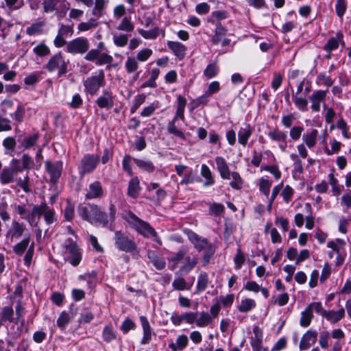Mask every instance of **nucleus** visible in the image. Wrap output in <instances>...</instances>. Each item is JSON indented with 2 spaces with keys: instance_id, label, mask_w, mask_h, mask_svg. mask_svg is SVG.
<instances>
[{
  "instance_id": "f257e3e1",
  "label": "nucleus",
  "mask_w": 351,
  "mask_h": 351,
  "mask_svg": "<svg viewBox=\"0 0 351 351\" xmlns=\"http://www.w3.org/2000/svg\"><path fill=\"white\" fill-rule=\"evenodd\" d=\"M110 216L103 212L97 205L88 204L78 208V213L81 217L92 224H98L103 227L108 222H113L115 219L116 208L113 204L110 206Z\"/></svg>"
},
{
  "instance_id": "f03ea898",
  "label": "nucleus",
  "mask_w": 351,
  "mask_h": 351,
  "mask_svg": "<svg viewBox=\"0 0 351 351\" xmlns=\"http://www.w3.org/2000/svg\"><path fill=\"white\" fill-rule=\"evenodd\" d=\"M125 219L130 226L138 234L145 238L152 237L154 241L159 245H162L161 240L158 237L157 232L147 222L141 219L132 212L128 213Z\"/></svg>"
},
{
  "instance_id": "7ed1b4c3",
  "label": "nucleus",
  "mask_w": 351,
  "mask_h": 351,
  "mask_svg": "<svg viewBox=\"0 0 351 351\" xmlns=\"http://www.w3.org/2000/svg\"><path fill=\"white\" fill-rule=\"evenodd\" d=\"M177 100L178 106L176 112L173 119L168 123L167 130L169 133L173 134L182 139H185L184 134L178 128L176 125V121L178 119H180L182 121L184 120V112L186 105V100L182 95H178Z\"/></svg>"
},
{
  "instance_id": "20e7f679",
  "label": "nucleus",
  "mask_w": 351,
  "mask_h": 351,
  "mask_svg": "<svg viewBox=\"0 0 351 351\" xmlns=\"http://www.w3.org/2000/svg\"><path fill=\"white\" fill-rule=\"evenodd\" d=\"M30 240L29 234L12 247L14 253L18 256H22L27 250L24 256V263L27 266H29L32 263L35 249L34 242L30 243Z\"/></svg>"
},
{
  "instance_id": "39448f33",
  "label": "nucleus",
  "mask_w": 351,
  "mask_h": 351,
  "mask_svg": "<svg viewBox=\"0 0 351 351\" xmlns=\"http://www.w3.org/2000/svg\"><path fill=\"white\" fill-rule=\"evenodd\" d=\"M43 12L45 14L55 12L60 17H64L70 9L67 0H43Z\"/></svg>"
},
{
  "instance_id": "423d86ee",
  "label": "nucleus",
  "mask_w": 351,
  "mask_h": 351,
  "mask_svg": "<svg viewBox=\"0 0 351 351\" xmlns=\"http://www.w3.org/2000/svg\"><path fill=\"white\" fill-rule=\"evenodd\" d=\"M114 240L116 248L120 251L133 253L138 250L135 241L121 230L115 231Z\"/></svg>"
},
{
  "instance_id": "0eeeda50",
  "label": "nucleus",
  "mask_w": 351,
  "mask_h": 351,
  "mask_svg": "<svg viewBox=\"0 0 351 351\" xmlns=\"http://www.w3.org/2000/svg\"><path fill=\"white\" fill-rule=\"evenodd\" d=\"M67 66L68 62L65 61L63 54L58 52L50 58L45 68L50 73L57 71L60 77L66 74Z\"/></svg>"
},
{
  "instance_id": "6e6552de",
  "label": "nucleus",
  "mask_w": 351,
  "mask_h": 351,
  "mask_svg": "<svg viewBox=\"0 0 351 351\" xmlns=\"http://www.w3.org/2000/svg\"><path fill=\"white\" fill-rule=\"evenodd\" d=\"M85 90L91 95L97 94L99 88L105 84V75L103 70H99L97 75L90 76L84 81Z\"/></svg>"
},
{
  "instance_id": "1a4fd4ad",
  "label": "nucleus",
  "mask_w": 351,
  "mask_h": 351,
  "mask_svg": "<svg viewBox=\"0 0 351 351\" xmlns=\"http://www.w3.org/2000/svg\"><path fill=\"white\" fill-rule=\"evenodd\" d=\"M90 48V43L85 37H77L66 44V52L71 54H84Z\"/></svg>"
},
{
  "instance_id": "9d476101",
  "label": "nucleus",
  "mask_w": 351,
  "mask_h": 351,
  "mask_svg": "<svg viewBox=\"0 0 351 351\" xmlns=\"http://www.w3.org/2000/svg\"><path fill=\"white\" fill-rule=\"evenodd\" d=\"M64 247L69 254L66 261L73 266H77L82 260V254L76 242L72 239H67L64 243Z\"/></svg>"
},
{
  "instance_id": "9b49d317",
  "label": "nucleus",
  "mask_w": 351,
  "mask_h": 351,
  "mask_svg": "<svg viewBox=\"0 0 351 351\" xmlns=\"http://www.w3.org/2000/svg\"><path fill=\"white\" fill-rule=\"evenodd\" d=\"M270 140L278 144L279 149L285 152L287 148V134L285 131L275 128L269 131L267 134Z\"/></svg>"
},
{
  "instance_id": "f8f14e48",
  "label": "nucleus",
  "mask_w": 351,
  "mask_h": 351,
  "mask_svg": "<svg viewBox=\"0 0 351 351\" xmlns=\"http://www.w3.org/2000/svg\"><path fill=\"white\" fill-rule=\"evenodd\" d=\"M25 230L26 226L23 223L13 220L10 228L6 232V237L10 239L11 242L15 241L23 235Z\"/></svg>"
},
{
  "instance_id": "ddd939ff",
  "label": "nucleus",
  "mask_w": 351,
  "mask_h": 351,
  "mask_svg": "<svg viewBox=\"0 0 351 351\" xmlns=\"http://www.w3.org/2000/svg\"><path fill=\"white\" fill-rule=\"evenodd\" d=\"M99 160L97 156L90 154L84 156L81 161L80 173L83 176L93 171L98 164Z\"/></svg>"
},
{
  "instance_id": "4468645a",
  "label": "nucleus",
  "mask_w": 351,
  "mask_h": 351,
  "mask_svg": "<svg viewBox=\"0 0 351 351\" xmlns=\"http://www.w3.org/2000/svg\"><path fill=\"white\" fill-rule=\"evenodd\" d=\"M190 240L193 243L195 249L199 251H207L210 253H215V248L213 245L209 243L206 239L199 237L197 234L193 233L190 236Z\"/></svg>"
},
{
  "instance_id": "2eb2a0df",
  "label": "nucleus",
  "mask_w": 351,
  "mask_h": 351,
  "mask_svg": "<svg viewBox=\"0 0 351 351\" xmlns=\"http://www.w3.org/2000/svg\"><path fill=\"white\" fill-rule=\"evenodd\" d=\"M47 209V204L43 202L40 205H34L28 216L24 217L31 226H36L40 221L41 216Z\"/></svg>"
},
{
  "instance_id": "dca6fc26",
  "label": "nucleus",
  "mask_w": 351,
  "mask_h": 351,
  "mask_svg": "<svg viewBox=\"0 0 351 351\" xmlns=\"http://www.w3.org/2000/svg\"><path fill=\"white\" fill-rule=\"evenodd\" d=\"M63 163L61 160L51 162L47 160L45 162V168L50 175V180L53 182H57L60 178L62 171Z\"/></svg>"
},
{
  "instance_id": "f3484780",
  "label": "nucleus",
  "mask_w": 351,
  "mask_h": 351,
  "mask_svg": "<svg viewBox=\"0 0 351 351\" xmlns=\"http://www.w3.org/2000/svg\"><path fill=\"white\" fill-rule=\"evenodd\" d=\"M114 97L110 90L105 89L97 99L96 104L101 108L111 109L114 106Z\"/></svg>"
},
{
  "instance_id": "a211bd4d",
  "label": "nucleus",
  "mask_w": 351,
  "mask_h": 351,
  "mask_svg": "<svg viewBox=\"0 0 351 351\" xmlns=\"http://www.w3.org/2000/svg\"><path fill=\"white\" fill-rule=\"evenodd\" d=\"M77 313V308L73 305L70 306L69 312L62 311L57 319V326L64 329L66 326L73 319Z\"/></svg>"
},
{
  "instance_id": "6ab92c4d",
  "label": "nucleus",
  "mask_w": 351,
  "mask_h": 351,
  "mask_svg": "<svg viewBox=\"0 0 351 351\" xmlns=\"http://www.w3.org/2000/svg\"><path fill=\"white\" fill-rule=\"evenodd\" d=\"M326 94L327 90H319L313 92L309 96V100L311 102V108L313 112L320 110L321 103L325 100Z\"/></svg>"
},
{
  "instance_id": "aec40b11",
  "label": "nucleus",
  "mask_w": 351,
  "mask_h": 351,
  "mask_svg": "<svg viewBox=\"0 0 351 351\" xmlns=\"http://www.w3.org/2000/svg\"><path fill=\"white\" fill-rule=\"evenodd\" d=\"M317 332L315 330H308L302 337L299 348L300 350H304L309 348L317 341Z\"/></svg>"
},
{
  "instance_id": "412c9836",
  "label": "nucleus",
  "mask_w": 351,
  "mask_h": 351,
  "mask_svg": "<svg viewBox=\"0 0 351 351\" xmlns=\"http://www.w3.org/2000/svg\"><path fill=\"white\" fill-rule=\"evenodd\" d=\"M21 171L20 167H5L0 173V182L5 185L14 182L16 172Z\"/></svg>"
},
{
  "instance_id": "4be33fe9",
  "label": "nucleus",
  "mask_w": 351,
  "mask_h": 351,
  "mask_svg": "<svg viewBox=\"0 0 351 351\" xmlns=\"http://www.w3.org/2000/svg\"><path fill=\"white\" fill-rule=\"evenodd\" d=\"M253 131V128L249 123H244L243 125L239 128L238 132L239 143L245 147L249 138L251 137Z\"/></svg>"
},
{
  "instance_id": "5701e85b",
  "label": "nucleus",
  "mask_w": 351,
  "mask_h": 351,
  "mask_svg": "<svg viewBox=\"0 0 351 351\" xmlns=\"http://www.w3.org/2000/svg\"><path fill=\"white\" fill-rule=\"evenodd\" d=\"M167 45L179 60L184 58L186 53V47L184 45L180 42L167 41Z\"/></svg>"
},
{
  "instance_id": "b1692460",
  "label": "nucleus",
  "mask_w": 351,
  "mask_h": 351,
  "mask_svg": "<svg viewBox=\"0 0 351 351\" xmlns=\"http://www.w3.org/2000/svg\"><path fill=\"white\" fill-rule=\"evenodd\" d=\"M346 311L343 307H341L337 311L328 310L324 318L332 324L339 322L345 317Z\"/></svg>"
},
{
  "instance_id": "393cba45",
  "label": "nucleus",
  "mask_w": 351,
  "mask_h": 351,
  "mask_svg": "<svg viewBox=\"0 0 351 351\" xmlns=\"http://www.w3.org/2000/svg\"><path fill=\"white\" fill-rule=\"evenodd\" d=\"M215 160L217 169L219 171L221 178L224 180H229L230 178V171L226 160L221 156H217Z\"/></svg>"
},
{
  "instance_id": "a878e982",
  "label": "nucleus",
  "mask_w": 351,
  "mask_h": 351,
  "mask_svg": "<svg viewBox=\"0 0 351 351\" xmlns=\"http://www.w3.org/2000/svg\"><path fill=\"white\" fill-rule=\"evenodd\" d=\"M103 196V189L99 182L95 181L88 186L87 193H86V199L100 198Z\"/></svg>"
},
{
  "instance_id": "bb28decb",
  "label": "nucleus",
  "mask_w": 351,
  "mask_h": 351,
  "mask_svg": "<svg viewBox=\"0 0 351 351\" xmlns=\"http://www.w3.org/2000/svg\"><path fill=\"white\" fill-rule=\"evenodd\" d=\"M254 337L251 338L250 343L254 351L262 350L263 332L258 326L253 328Z\"/></svg>"
},
{
  "instance_id": "cd10ccee",
  "label": "nucleus",
  "mask_w": 351,
  "mask_h": 351,
  "mask_svg": "<svg viewBox=\"0 0 351 351\" xmlns=\"http://www.w3.org/2000/svg\"><path fill=\"white\" fill-rule=\"evenodd\" d=\"M141 190V187L138 178L137 176L132 178L128 183V195L134 199H136L139 196Z\"/></svg>"
},
{
  "instance_id": "c85d7f7f",
  "label": "nucleus",
  "mask_w": 351,
  "mask_h": 351,
  "mask_svg": "<svg viewBox=\"0 0 351 351\" xmlns=\"http://www.w3.org/2000/svg\"><path fill=\"white\" fill-rule=\"evenodd\" d=\"M184 262L180 268V272L182 274L189 273L197 264L198 257L197 256H187L184 258Z\"/></svg>"
},
{
  "instance_id": "c756f323",
  "label": "nucleus",
  "mask_w": 351,
  "mask_h": 351,
  "mask_svg": "<svg viewBox=\"0 0 351 351\" xmlns=\"http://www.w3.org/2000/svg\"><path fill=\"white\" fill-rule=\"evenodd\" d=\"M186 254V248L182 247L177 252L173 253L171 257L167 258L168 261L172 263L170 266V269L171 271H173L177 267L180 261L184 259Z\"/></svg>"
},
{
  "instance_id": "7c9ffc66",
  "label": "nucleus",
  "mask_w": 351,
  "mask_h": 351,
  "mask_svg": "<svg viewBox=\"0 0 351 351\" xmlns=\"http://www.w3.org/2000/svg\"><path fill=\"white\" fill-rule=\"evenodd\" d=\"M318 131L313 129L310 132H307L302 135V141L308 148L313 147L317 143Z\"/></svg>"
},
{
  "instance_id": "2f4dec72",
  "label": "nucleus",
  "mask_w": 351,
  "mask_h": 351,
  "mask_svg": "<svg viewBox=\"0 0 351 351\" xmlns=\"http://www.w3.org/2000/svg\"><path fill=\"white\" fill-rule=\"evenodd\" d=\"M213 322V317H211L208 312H198L197 316L196 326L199 328H205L209 326Z\"/></svg>"
},
{
  "instance_id": "473e14b6",
  "label": "nucleus",
  "mask_w": 351,
  "mask_h": 351,
  "mask_svg": "<svg viewBox=\"0 0 351 351\" xmlns=\"http://www.w3.org/2000/svg\"><path fill=\"white\" fill-rule=\"evenodd\" d=\"M343 34L337 32L335 37H331L324 47V49L328 52H331L339 47V41H342Z\"/></svg>"
},
{
  "instance_id": "72a5a7b5",
  "label": "nucleus",
  "mask_w": 351,
  "mask_h": 351,
  "mask_svg": "<svg viewBox=\"0 0 351 351\" xmlns=\"http://www.w3.org/2000/svg\"><path fill=\"white\" fill-rule=\"evenodd\" d=\"M147 256L157 269L161 270L165 267V261L162 258L158 256L155 252L148 251Z\"/></svg>"
},
{
  "instance_id": "f704fd0d",
  "label": "nucleus",
  "mask_w": 351,
  "mask_h": 351,
  "mask_svg": "<svg viewBox=\"0 0 351 351\" xmlns=\"http://www.w3.org/2000/svg\"><path fill=\"white\" fill-rule=\"evenodd\" d=\"M313 317V315L312 310L310 307L307 306L301 313V317L300 319V326L304 328L308 327L311 324Z\"/></svg>"
},
{
  "instance_id": "c9c22d12",
  "label": "nucleus",
  "mask_w": 351,
  "mask_h": 351,
  "mask_svg": "<svg viewBox=\"0 0 351 351\" xmlns=\"http://www.w3.org/2000/svg\"><path fill=\"white\" fill-rule=\"evenodd\" d=\"M134 162L139 169L144 171L152 173L155 170V166L150 160L136 158Z\"/></svg>"
},
{
  "instance_id": "e433bc0d",
  "label": "nucleus",
  "mask_w": 351,
  "mask_h": 351,
  "mask_svg": "<svg viewBox=\"0 0 351 351\" xmlns=\"http://www.w3.org/2000/svg\"><path fill=\"white\" fill-rule=\"evenodd\" d=\"M226 32L227 29L223 27L221 23H217L216 25L215 34L212 38V43L214 45L219 44L226 36Z\"/></svg>"
},
{
  "instance_id": "4c0bfd02",
  "label": "nucleus",
  "mask_w": 351,
  "mask_h": 351,
  "mask_svg": "<svg viewBox=\"0 0 351 351\" xmlns=\"http://www.w3.org/2000/svg\"><path fill=\"white\" fill-rule=\"evenodd\" d=\"M139 67L138 60L136 58L128 57L125 62V69L128 73L131 74L137 71Z\"/></svg>"
},
{
  "instance_id": "58836bf2",
  "label": "nucleus",
  "mask_w": 351,
  "mask_h": 351,
  "mask_svg": "<svg viewBox=\"0 0 351 351\" xmlns=\"http://www.w3.org/2000/svg\"><path fill=\"white\" fill-rule=\"evenodd\" d=\"M201 176L204 177L206 180L204 183V186H208L214 184L215 180L212 176V173L206 165H202L201 167Z\"/></svg>"
},
{
  "instance_id": "ea45409f",
  "label": "nucleus",
  "mask_w": 351,
  "mask_h": 351,
  "mask_svg": "<svg viewBox=\"0 0 351 351\" xmlns=\"http://www.w3.org/2000/svg\"><path fill=\"white\" fill-rule=\"evenodd\" d=\"M108 3V0H95L92 14L94 16H101Z\"/></svg>"
},
{
  "instance_id": "a19ab883",
  "label": "nucleus",
  "mask_w": 351,
  "mask_h": 351,
  "mask_svg": "<svg viewBox=\"0 0 351 351\" xmlns=\"http://www.w3.org/2000/svg\"><path fill=\"white\" fill-rule=\"evenodd\" d=\"M256 306V302L253 299L245 298L241 301L240 304L238 306V310L242 313H246Z\"/></svg>"
},
{
  "instance_id": "79ce46f5",
  "label": "nucleus",
  "mask_w": 351,
  "mask_h": 351,
  "mask_svg": "<svg viewBox=\"0 0 351 351\" xmlns=\"http://www.w3.org/2000/svg\"><path fill=\"white\" fill-rule=\"evenodd\" d=\"M293 101L296 108L301 112H306L308 110V101L301 95H292Z\"/></svg>"
},
{
  "instance_id": "37998d69",
  "label": "nucleus",
  "mask_w": 351,
  "mask_h": 351,
  "mask_svg": "<svg viewBox=\"0 0 351 351\" xmlns=\"http://www.w3.org/2000/svg\"><path fill=\"white\" fill-rule=\"evenodd\" d=\"M45 23L43 21L32 23L30 26L27 27L26 33L29 36H35L43 33Z\"/></svg>"
},
{
  "instance_id": "c03bdc74",
  "label": "nucleus",
  "mask_w": 351,
  "mask_h": 351,
  "mask_svg": "<svg viewBox=\"0 0 351 351\" xmlns=\"http://www.w3.org/2000/svg\"><path fill=\"white\" fill-rule=\"evenodd\" d=\"M189 343L188 337L185 335H179L175 343H171L169 347L172 350L175 351L177 348L179 350L184 349Z\"/></svg>"
},
{
  "instance_id": "a18cd8bd",
  "label": "nucleus",
  "mask_w": 351,
  "mask_h": 351,
  "mask_svg": "<svg viewBox=\"0 0 351 351\" xmlns=\"http://www.w3.org/2000/svg\"><path fill=\"white\" fill-rule=\"evenodd\" d=\"M209 283L208 276L206 272H201L197 278V290L199 292L204 291Z\"/></svg>"
},
{
  "instance_id": "49530a36",
  "label": "nucleus",
  "mask_w": 351,
  "mask_h": 351,
  "mask_svg": "<svg viewBox=\"0 0 351 351\" xmlns=\"http://www.w3.org/2000/svg\"><path fill=\"white\" fill-rule=\"evenodd\" d=\"M172 287L175 290L178 291L189 290L191 288V286L188 285L185 279L182 277L176 278L172 282Z\"/></svg>"
},
{
  "instance_id": "de8ad7c7",
  "label": "nucleus",
  "mask_w": 351,
  "mask_h": 351,
  "mask_svg": "<svg viewBox=\"0 0 351 351\" xmlns=\"http://www.w3.org/2000/svg\"><path fill=\"white\" fill-rule=\"evenodd\" d=\"M134 29V25L131 22L130 19L128 17H123L121 23L117 27V29L127 32H132Z\"/></svg>"
},
{
  "instance_id": "09e8293b",
  "label": "nucleus",
  "mask_w": 351,
  "mask_h": 351,
  "mask_svg": "<svg viewBox=\"0 0 351 351\" xmlns=\"http://www.w3.org/2000/svg\"><path fill=\"white\" fill-rule=\"evenodd\" d=\"M98 25V22L95 19H90L86 22H82L78 24L77 29L79 32H86Z\"/></svg>"
},
{
  "instance_id": "8fccbe9b",
  "label": "nucleus",
  "mask_w": 351,
  "mask_h": 351,
  "mask_svg": "<svg viewBox=\"0 0 351 351\" xmlns=\"http://www.w3.org/2000/svg\"><path fill=\"white\" fill-rule=\"evenodd\" d=\"M271 181L261 178L259 179V191L264 194L265 196H268L270 192V188L271 186Z\"/></svg>"
},
{
  "instance_id": "3c124183",
  "label": "nucleus",
  "mask_w": 351,
  "mask_h": 351,
  "mask_svg": "<svg viewBox=\"0 0 351 351\" xmlns=\"http://www.w3.org/2000/svg\"><path fill=\"white\" fill-rule=\"evenodd\" d=\"M38 139V135L35 134L32 136H25L21 142V146L28 149L32 147L37 143Z\"/></svg>"
},
{
  "instance_id": "603ef678",
  "label": "nucleus",
  "mask_w": 351,
  "mask_h": 351,
  "mask_svg": "<svg viewBox=\"0 0 351 351\" xmlns=\"http://www.w3.org/2000/svg\"><path fill=\"white\" fill-rule=\"evenodd\" d=\"M1 318L3 321H8L12 322L14 320V311L10 306H5L0 312Z\"/></svg>"
},
{
  "instance_id": "864d4df0",
  "label": "nucleus",
  "mask_w": 351,
  "mask_h": 351,
  "mask_svg": "<svg viewBox=\"0 0 351 351\" xmlns=\"http://www.w3.org/2000/svg\"><path fill=\"white\" fill-rule=\"evenodd\" d=\"M219 72L216 63L209 64L204 71V75L208 79L215 77Z\"/></svg>"
},
{
  "instance_id": "5fc2aeb1",
  "label": "nucleus",
  "mask_w": 351,
  "mask_h": 351,
  "mask_svg": "<svg viewBox=\"0 0 351 351\" xmlns=\"http://www.w3.org/2000/svg\"><path fill=\"white\" fill-rule=\"evenodd\" d=\"M230 177L232 178V181L230 183L231 187L237 190L241 189L243 185V180L239 173L232 172L230 173Z\"/></svg>"
},
{
  "instance_id": "6e6d98bb",
  "label": "nucleus",
  "mask_w": 351,
  "mask_h": 351,
  "mask_svg": "<svg viewBox=\"0 0 351 351\" xmlns=\"http://www.w3.org/2000/svg\"><path fill=\"white\" fill-rule=\"evenodd\" d=\"M304 131V128L300 125L293 126L290 129L289 131V136L291 139L293 141H297L300 139L302 132Z\"/></svg>"
},
{
  "instance_id": "4d7b16f0",
  "label": "nucleus",
  "mask_w": 351,
  "mask_h": 351,
  "mask_svg": "<svg viewBox=\"0 0 351 351\" xmlns=\"http://www.w3.org/2000/svg\"><path fill=\"white\" fill-rule=\"evenodd\" d=\"M138 31V33L145 39H155L159 34L158 28H154L148 31L139 29Z\"/></svg>"
},
{
  "instance_id": "13d9d810",
  "label": "nucleus",
  "mask_w": 351,
  "mask_h": 351,
  "mask_svg": "<svg viewBox=\"0 0 351 351\" xmlns=\"http://www.w3.org/2000/svg\"><path fill=\"white\" fill-rule=\"evenodd\" d=\"M152 53L153 51L151 49L144 48L137 53L136 59L140 62H145L151 57Z\"/></svg>"
},
{
  "instance_id": "bf43d9fd",
  "label": "nucleus",
  "mask_w": 351,
  "mask_h": 351,
  "mask_svg": "<svg viewBox=\"0 0 351 351\" xmlns=\"http://www.w3.org/2000/svg\"><path fill=\"white\" fill-rule=\"evenodd\" d=\"M113 61V58L112 56L106 53H100L97 60L96 61L95 64L97 66H102L104 64H110Z\"/></svg>"
},
{
  "instance_id": "052dcab7",
  "label": "nucleus",
  "mask_w": 351,
  "mask_h": 351,
  "mask_svg": "<svg viewBox=\"0 0 351 351\" xmlns=\"http://www.w3.org/2000/svg\"><path fill=\"white\" fill-rule=\"evenodd\" d=\"M25 114V108L19 105L13 114H10L11 117L17 122V124L23 122Z\"/></svg>"
},
{
  "instance_id": "680f3d73",
  "label": "nucleus",
  "mask_w": 351,
  "mask_h": 351,
  "mask_svg": "<svg viewBox=\"0 0 351 351\" xmlns=\"http://www.w3.org/2000/svg\"><path fill=\"white\" fill-rule=\"evenodd\" d=\"M198 315V312H185L182 313V317L184 319V321L185 323L192 325L195 324L196 325V321H197V316Z\"/></svg>"
},
{
  "instance_id": "e2e57ef3",
  "label": "nucleus",
  "mask_w": 351,
  "mask_h": 351,
  "mask_svg": "<svg viewBox=\"0 0 351 351\" xmlns=\"http://www.w3.org/2000/svg\"><path fill=\"white\" fill-rule=\"evenodd\" d=\"M128 42V36L126 34H119L113 36L114 44L119 47H125Z\"/></svg>"
},
{
  "instance_id": "0e129e2a",
  "label": "nucleus",
  "mask_w": 351,
  "mask_h": 351,
  "mask_svg": "<svg viewBox=\"0 0 351 351\" xmlns=\"http://www.w3.org/2000/svg\"><path fill=\"white\" fill-rule=\"evenodd\" d=\"M305 208L307 209L309 215L306 217V228L308 230L313 229L315 225L314 217L312 215V208L309 203L305 204Z\"/></svg>"
},
{
  "instance_id": "69168bd1",
  "label": "nucleus",
  "mask_w": 351,
  "mask_h": 351,
  "mask_svg": "<svg viewBox=\"0 0 351 351\" xmlns=\"http://www.w3.org/2000/svg\"><path fill=\"white\" fill-rule=\"evenodd\" d=\"M316 83L318 85L331 86L333 84V81L330 76H328L324 73H320L317 77Z\"/></svg>"
},
{
  "instance_id": "338daca9",
  "label": "nucleus",
  "mask_w": 351,
  "mask_h": 351,
  "mask_svg": "<svg viewBox=\"0 0 351 351\" xmlns=\"http://www.w3.org/2000/svg\"><path fill=\"white\" fill-rule=\"evenodd\" d=\"M103 338L106 342H110L116 339V334L110 326H106L103 330Z\"/></svg>"
},
{
  "instance_id": "774afa93",
  "label": "nucleus",
  "mask_w": 351,
  "mask_h": 351,
  "mask_svg": "<svg viewBox=\"0 0 351 351\" xmlns=\"http://www.w3.org/2000/svg\"><path fill=\"white\" fill-rule=\"evenodd\" d=\"M34 52L39 56H45L50 53L49 48L44 43H40L36 45L34 49Z\"/></svg>"
}]
</instances>
